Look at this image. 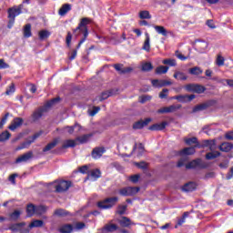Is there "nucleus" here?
I'll return each instance as SVG.
<instances>
[{
  "mask_svg": "<svg viewBox=\"0 0 233 233\" xmlns=\"http://www.w3.org/2000/svg\"><path fill=\"white\" fill-rule=\"evenodd\" d=\"M88 23H90V19L82 18L78 26L74 30L75 35H81V34L84 35V37L78 43L77 48H81V46L86 41V38L88 37V28L86 27Z\"/></svg>",
  "mask_w": 233,
  "mask_h": 233,
  "instance_id": "obj_1",
  "label": "nucleus"
},
{
  "mask_svg": "<svg viewBox=\"0 0 233 233\" xmlns=\"http://www.w3.org/2000/svg\"><path fill=\"white\" fill-rule=\"evenodd\" d=\"M88 23H90V19L82 18L78 26L74 30L75 35H81V34L84 35V37L78 43L77 48H81V46L86 41V38L88 37V28L86 27Z\"/></svg>",
  "mask_w": 233,
  "mask_h": 233,
  "instance_id": "obj_2",
  "label": "nucleus"
},
{
  "mask_svg": "<svg viewBox=\"0 0 233 233\" xmlns=\"http://www.w3.org/2000/svg\"><path fill=\"white\" fill-rule=\"evenodd\" d=\"M117 201H119V198L117 197L106 198L104 200L98 201L96 207L100 208V210H110V208L116 207Z\"/></svg>",
  "mask_w": 233,
  "mask_h": 233,
  "instance_id": "obj_3",
  "label": "nucleus"
},
{
  "mask_svg": "<svg viewBox=\"0 0 233 233\" xmlns=\"http://www.w3.org/2000/svg\"><path fill=\"white\" fill-rule=\"evenodd\" d=\"M55 185V192L61 194L63 192H66L70 187H72V181L70 180H55L53 182Z\"/></svg>",
  "mask_w": 233,
  "mask_h": 233,
  "instance_id": "obj_4",
  "label": "nucleus"
},
{
  "mask_svg": "<svg viewBox=\"0 0 233 233\" xmlns=\"http://www.w3.org/2000/svg\"><path fill=\"white\" fill-rule=\"evenodd\" d=\"M22 10L23 5H20L18 7H12L8 9V18L10 19L7 25L8 28H12V26H14V24L15 23V17L20 15Z\"/></svg>",
  "mask_w": 233,
  "mask_h": 233,
  "instance_id": "obj_5",
  "label": "nucleus"
},
{
  "mask_svg": "<svg viewBox=\"0 0 233 233\" xmlns=\"http://www.w3.org/2000/svg\"><path fill=\"white\" fill-rule=\"evenodd\" d=\"M34 159H35V155L34 151L29 150L16 157L15 163V165H21L23 163H30V161H34Z\"/></svg>",
  "mask_w": 233,
  "mask_h": 233,
  "instance_id": "obj_6",
  "label": "nucleus"
},
{
  "mask_svg": "<svg viewBox=\"0 0 233 233\" xmlns=\"http://www.w3.org/2000/svg\"><path fill=\"white\" fill-rule=\"evenodd\" d=\"M91 137V135H84L82 137H78L75 140H66L63 147H76V145H83L87 143Z\"/></svg>",
  "mask_w": 233,
  "mask_h": 233,
  "instance_id": "obj_7",
  "label": "nucleus"
},
{
  "mask_svg": "<svg viewBox=\"0 0 233 233\" xmlns=\"http://www.w3.org/2000/svg\"><path fill=\"white\" fill-rule=\"evenodd\" d=\"M140 188L137 187H126L118 190V194L124 198L136 196L139 192Z\"/></svg>",
  "mask_w": 233,
  "mask_h": 233,
  "instance_id": "obj_8",
  "label": "nucleus"
},
{
  "mask_svg": "<svg viewBox=\"0 0 233 233\" xmlns=\"http://www.w3.org/2000/svg\"><path fill=\"white\" fill-rule=\"evenodd\" d=\"M66 148H68V147H46L42 149V151L40 152V154H65V152H66Z\"/></svg>",
  "mask_w": 233,
  "mask_h": 233,
  "instance_id": "obj_9",
  "label": "nucleus"
},
{
  "mask_svg": "<svg viewBox=\"0 0 233 233\" xmlns=\"http://www.w3.org/2000/svg\"><path fill=\"white\" fill-rule=\"evenodd\" d=\"M199 167L200 168H208V163L203 162L201 158H197L186 165L187 170H190L192 168H198Z\"/></svg>",
  "mask_w": 233,
  "mask_h": 233,
  "instance_id": "obj_10",
  "label": "nucleus"
},
{
  "mask_svg": "<svg viewBox=\"0 0 233 233\" xmlns=\"http://www.w3.org/2000/svg\"><path fill=\"white\" fill-rule=\"evenodd\" d=\"M151 84L155 88H163V86H170L172 82L170 80L153 79L151 80Z\"/></svg>",
  "mask_w": 233,
  "mask_h": 233,
  "instance_id": "obj_11",
  "label": "nucleus"
},
{
  "mask_svg": "<svg viewBox=\"0 0 233 233\" xmlns=\"http://www.w3.org/2000/svg\"><path fill=\"white\" fill-rule=\"evenodd\" d=\"M187 92H196V94H203L205 92V86L200 85L189 84L186 86Z\"/></svg>",
  "mask_w": 233,
  "mask_h": 233,
  "instance_id": "obj_12",
  "label": "nucleus"
},
{
  "mask_svg": "<svg viewBox=\"0 0 233 233\" xmlns=\"http://www.w3.org/2000/svg\"><path fill=\"white\" fill-rule=\"evenodd\" d=\"M179 108H181V105H172L158 109L157 114H170L172 112H176V110H179Z\"/></svg>",
  "mask_w": 233,
  "mask_h": 233,
  "instance_id": "obj_13",
  "label": "nucleus"
},
{
  "mask_svg": "<svg viewBox=\"0 0 233 233\" xmlns=\"http://www.w3.org/2000/svg\"><path fill=\"white\" fill-rule=\"evenodd\" d=\"M172 99H177V101H179V103H188L192 101V99H196V95H179L173 96Z\"/></svg>",
  "mask_w": 233,
  "mask_h": 233,
  "instance_id": "obj_14",
  "label": "nucleus"
},
{
  "mask_svg": "<svg viewBox=\"0 0 233 233\" xmlns=\"http://www.w3.org/2000/svg\"><path fill=\"white\" fill-rule=\"evenodd\" d=\"M198 188V183L194 181H189L183 185L182 191L183 192H194V190H197Z\"/></svg>",
  "mask_w": 233,
  "mask_h": 233,
  "instance_id": "obj_15",
  "label": "nucleus"
},
{
  "mask_svg": "<svg viewBox=\"0 0 233 233\" xmlns=\"http://www.w3.org/2000/svg\"><path fill=\"white\" fill-rule=\"evenodd\" d=\"M105 152H106V149H105V147H95L91 152V156L93 159H99L101 158L103 154H105Z\"/></svg>",
  "mask_w": 233,
  "mask_h": 233,
  "instance_id": "obj_16",
  "label": "nucleus"
},
{
  "mask_svg": "<svg viewBox=\"0 0 233 233\" xmlns=\"http://www.w3.org/2000/svg\"><path fill=\"white\" fill-rule=\"evenodd\" d=\"M23 125V118L21 117H15L12 121L11 125L8 127L9 130L14 132L16 128H19Z\"/></svg>",
  "mask_w": 233,
  "mask_h": 233,
  "instance_id": "obj_17",
  "label": "nucleus"
},
{
  "mask_svg": "<svg viewBox=\"0 0 233 233\" xmlns=\"http://www.w3.org/2000/svg\"><path fill=\"white\" fill-rule=\"evenodd\" d=\"M26 226L25 222H19L15 224H11L8 228L9 230L12 232H20V230L23 228V227Z\"/></svg>",
  "mask_w": 233,
  "mask_h": 233,
  "instance_id": "obj_18",
  "label": "nucleus"
},
{
  "mask_svg": "<svg viewBox=\"0 0 233 233\" xmlns=\"http://www.w3.org/2000/svg\"><path fill=\"white\" fill-rule=\"evenodd\" d=\"M184 143H185V145H187L188 147H190L192 145H195L196 147H199V142L198 141V137H184Z\"/></svg>",
  "mask_w": 233,
  "mask_h": 233,
  "instance_id": "obj_19",
  "label": "nucleus"
},
{
  "mask_svg": "<svg viewBox=\"0 0 233 233\" xmlns=\"http://www.w3.org/2000/svg\"><path fill=\"white\" fill-rule=\"evenodd\" d=\"M118 223L123 228H128L132 225V220L128 217H121V219H118Z\"/></svg>",
  "mask_w": 233,
  "mask_h": 233,
  "instance_id": "obj_20",
  "label": "nucleus"
},
{
  "mask_svg": "<svg viewBox=\"0 0 233 233\" xmlns=\"http://www.w3.org/2000/svg\"><path fill=\"white\" fill-rule=\"evenodd\" d=\"M116 230H119V227L116 224H106L102 228V232H116Z\"/></svg>",
  "mask_w": 233,
  "mask_h": 233,
  "instance_id": "obj_21",
  "label": "nucleus"
},
{
  "mask_svg": "<svg viewBox=\"0 0 233 233\" xmlns=\"http://www.w3.org/2000/svg\"><path fill=\"white\" fill-rule=\"evenodd\" d=\"M45 110H46V107H40V108L36 109L33 113L34 121H37V119H41V117H43V114H45Z\"/></svg>",
  "mask_w": 233,
  "mask_h": 233,
  "instance_id": "obj_22",
  "label": "nucleus"
},
{
  "mask_svg": "<svg viewBox=\"0 0 233 233\" xmlns=\"http://www.w3.org/2000/svg\"><path fill=\"white\" fill-rule=\"evenodd\" d=\"M30 228H41L45 227V221L34 219L28 226Z\"/></svg>",
  "mask_w": 233,
  "mask_h": 233,
  "instance_id": "obj_23",
  "label": "nucleus"
},
{
  "mask_svg": "<svg viewBox=\"0 0 233 233\" xmlns=\"http://www.w3.org/2000/svg\"><path fill=\"white\" fill-rule=\"evenodd\" d=\"M90 177L91 179H99L101 177V170L97 168L91 170L87 175V179Z\"/></svg>",
  "mask_w": 233,
  "mask_h": 233,
  "instance_id": "obj_24",
  "label": "nucleus"
},
{
  "mask_svg": "<svg viewBox=\"0 0 233 233\" xmlns=\"http://www.w3.org/2000/svg\"><path fill=\"white\" fill-rule=\"evenodd\" d=\"M154 29L156 30V32L157 34H159L160 35H164V37H167V35H168L169 32L167 31V29L165 28V26L163 25H155Z\"/></svg>",
  "mask_w": 233,
  "mask_h": 233,
  "instance_id": "obj_25",
  "label": "nucleus"
},
{
  "mask_svg": "<svg viewBox=\"0 0 233 233\" xmlns=\"http://www.w3.org/2000/svg\"><path fill=\"white\" fill-rule=\"evenodd\" d=\"M122 65L120 64H116L114 66V68L117 71L120 72V74H128L130 72H132V67H126L122 69Z\"/></svg>",
  "mask_w": 233,
  "mask_h": 233,
  "instance_id": "obj_26",
  "label": "nucleus"
},
{
  "mask_svg": "<svg viewBox=\"0 0 233 233\" xmlns=\"http://www.w3.org/2000/svg\"><path fill=\"white\" fill-rule=\"evenodd\" d=\"M74 231V226L72 224H65L59 228L61 233H72Z\"/></svg>",
  "mask_w": 233,
  "mask_h": 233,
  "instance_id": "obj_27",
  "label": "nucleus"
},
{
  "mask_svg": "<svg viewBox=\"0 0 233 233\" xmlns=\"http://www.w3.org/2000/svg\"><path fill=\"white\" fill-rule=\"evenodd\" d=\"M70 10H72V5L70 4H66L59 9L58 14L59 15H66Z\"/></svg>",
  "mask_w": 233,
  "mask_h": 233,
  "instance_id": "obj_28",
  "label": "nucleus"
},
{
  "mask_svg": "<svg viewBox=\"0 0 233 233\" xmlns=\"http://www.w3.org/2000/svg\"><path fill=\"white\" fill-rule=\"evenodd\" d=\"M187 218H188V212L187 211L184 212L182 217L180 218H178V220L177 221V224L175 225V228H179V227L183 226V224L187 220Z\"/></svg>",
  "mask_w": 233,
  "mask_h": 233,
  "instance_id": "obj_29",
  "label": "nucleus"
},
{
  "mask_svg": "<svg viewBox=\"0 0 233 233\" xmlns=\"http://www.w3.org/2000/svg\"><path fill=\"white\" fill-rule=\"evenodd\" d=\"M221 156V153L219 151H211L206 154V159L208 161H210L212 159H216L217 157H219Z\"/></svg>",
  "mask_w": 233,
  "mask_h": 233,
  "instance_id": "obj_30",
  "label": "nucleus"
},
{
  "mask_svg": "<svg viewBox=\"0 0 233 233\" xmlns=\"http://www.w3.org/2000/svg\"><path fill=\"white\" fill-rule=\"evenodd\" d=\"M167 127V122H161L159 124H154L149 127V130H165Z\"/></svg>",
  "mask_w": 233,
  "mask_h": 233,
  "instance_id": "obj_31",
  "label": "nucleus"
},
{
  "mask_svg": "<svg viewBox=\"0 0 233 233\" xmlns=\"http://www.w3.org/2000/svg\"><path fill=\"white\" fill-rule=\"evenodd\" d=\"M27 218H32L35 214V206L34 204H28L26 207Z\"/></svg>",
  "mask_w": 233,
  "mask_h": 233,
  "instance_id": "obj_32",
  "label": "nucleus"
},
{
  "mask_svg": "<svg viewBox=\"0 0 233 233\" xmlns=\"http://www.w3.org/2000/svg\"><path fill=\"white\" fill-rule=\"evenodd\" d=\"M143 50H146V52H150V35H148V33H146V40L144 42Z\"/></svg>",
  "mask_w": 233,
  "mask_h": 233,
  "instance_id": "obj_33",
  "label": "nucleus"
},
{
  "mask_svg": "<svg viewBox=\"0 0 233 233\" xmlns=\"http://www.w3.org/2000/svg\"><path fill=\"white\" fill-rule=\"evenodd\" d=\"M55 216H58L59 218H65L66 216H70V212L63 209V208H58L55 210Z\"/></svg>",
  "mask_w": 233,
  "mask_h": 233,
  "instance_id": "obj_34",
  "label": "nucleus"
},
{
  "mask_svg": "<svg viewBox=\"0 0 233 233\" xmlns=\"http://www.w3.org/2000/svg\"><path fill=\"white\" fill-rule=\"evenodd\" d=\"M196 43H197L198 48H199V50L201 51L207 50V48H208V43H207L206 41L196 40Z\"/></svg>",
  "mask_w": 233,
  "mask_h": 233,
  "instance_id": "obj_35",
  "label": "nucleus"
},
{
  "mask_svg": "<svg viewBox=\"0 0 233 233\" xmlns=\"http://www.w3.org/2000/svg\"><path fill=\"white\" fill-rule=\"evenodd\" d=\"M24 37H32V25L30 24L24 27Z\"/></svg>",
  "mask_w": 233,
  "mask_h": 233,
  "instance_id": "obj_36",
  "label": "nucleus"
},
{
  "mask_svg": "<svg viewBox=\"0 0 233 233\" xmlns=\"http://www.w3.org/2000/svg\"><path fill=\"white\" fill-rule=\"evenodd\" d=\"M184 156H192L196 154V148L194 147H186L182 150Z\"/></svg>",
  "mask_w": 233,
  "mask_h": 233,
  "instance_id": "obj_37",
  "label": "nucleus"
},
{
  "mask_svg": "<svg viewBox=\"0 0 233 233\" xmlns=\"http://www.w3.org/2000/svg\"><path fill=\"white\" fill-rule=\"evenodd\" d=\"M76 128L81 130V127L79 126V124H75V126L71 127H64V130H66L67 134H74V130H76Z\"/></svg>",
  "mask_w": 233,
  "mask_h": 233,
  "instance_id": "obj_38",
  "label": "nucleus"
},
{
  "mask_svg": "<svg viewBox=\"0 0 233 233\" xmlns=\"http://www.w3.org/2000/svg\"><path fill=\"white\" fill-rule=\"evenodd\" d=\"M12 135L10 134V132H8L7 130L2 132L0 134V142L3 143L5 141H8V139H10V137Z\"/></svg>",
  "mask_w": 233,
  "mask_h": 233,
  "instance_id": "obj_39",
  "label": "nucleus"
},
{
  "mask_svg": "<svg viewBox=\"0 0 233 233\" xmlns=\"http://www.w3.org/2000/svg\"><path fill=\"white\" fill-rule=\"evenodd\" d=\"M127 208H128L127 205H118L116 214H118V216H124V214L127 213Z\"/></svg>",
  "mask_w": 233,
  "mask_h": 233,
  "instance_id": "obj_40",
  "label": "nucleus"
},
{
  "mask_svg": "<svg viewBox=\"0 0 233 233\" xmlns=\"http://www.w3.org/2000/svg\"><path fill=\"white\" fill-rule=\"evenodd\" d=\"M154 66H152V63L150 62H145L142 64V72H150V70H153Z\"/></svg>",
  "mask_w": 233,
  "mask_h": 233,
  "instance_id": "obj_41",
  "label": "nucleus"
},
{
  "mask_svg": "<svg viewBox=\"0 0 233 233\" xmlns=\"http://www.w3.org/2000/svg\"><path fill=\"white\" fill-rule=\"evenodd\" d=\"M168 72V66H160L156 68V74L161 76V74H167Z\"/></svg>",
  "mask_w": 233,
  "mask_h": 233,
  "instance_id": "obj_42",
  "label": "nucleus"
},
{
  "mask_svg": "<svg viewBox=\"0 0 233 233\" xmlns=\"http://www.w3.org/2000/svg\"><path fill=\"white\" fill-rule=\"evenodd\" d=\"M207 108H208V104H199L193 108V112H201L207 110Z\"/></svg>",
  "mask_w": 233,
  "mask_h": 233,
  "instance_id": "obj_43",
  "label": "nucleus"
},
{
  "mask_svg": "<svg viewBox=\"0 0 233 233\" xmlns=\"http://www.w3.org/2000/svg\"><path fill=\"white\" fill-rule=\"evenodd\" d=\"M9 218L12 221H17L21 218V211L15 210L13 213L9 214Z\"/></svg>",
  "mask_w": 233,
  "mask_h": 233,
  "instance_id": "obj_44",
  "label": "nucleus"
},
{
  "mask_svg": "<svg viewBox=\"0 0 233 233\" xmlns=\"http://www.w3.org/2000/svg\"><path fill=\"white\" fill-rule=\"evenodd\" d=\"M189 74L192 76H201V74H203V70L198 66H195L189 69Z\"/></svg>",
  "mask_w": 233,
  "mask_h": 233,
  "instance_id": "obj_45",
  "label": "nucleus"
},
{
  "mask_svg": "<svg viewBox=\"0 0 233 233\" xmlns=\"http://www.w3.org/2000/svg\"><path fill=\"white\" fill-rule=\"evenodd\" d=\"M175 79H178L180 81H187V75L183 72H176L174 74Z\"/></svg>",
  "mask_w": 233,
  "mask_h": 233,
  "instance_id": "obj_46",
  "label": "nucleus"
},
{
  "mask_svg": "<svg viewBox=\"0 0 233 233\" xmlns=\"http://www.w3.org/2000/svg\"><path fill=\"white\" fill-rule=\"evenodd\" d=\"M140 19H152V15H150V12L148 11H141L139 13Z\"/></svg>",
  "mask_w": 233,
  "mask_h": 233,
  "instance_id": "obj_47",
  "label": "nucleus"
},
{
  "mask_svg": "<svg viewBox=\"0 0 233 233\" xmlns=\"http://www.w3.org/2000/svg\"><path fill=\"white\" fill-rule=\"evenodd\" d=\"M39 39L43 41V39H46L47 37H50V32L46 30H42L38 33Z\"/></svg>",
  "mask_w": 233,
  "mask_h": 233,
  "instance_id": "obj_48",
  "label": "nucleus"
},
{
  "mask_svg": "<svg viewBox=\"0 0 233 233\" xmlns=\"http://www.w3.org/2000/svg\"><path fill=\"white\" fill-rule=\"evenodd\" d=\"M163 65H168L169 66H176L177 63L176 62V59H164L162 61Z\"/></svg>",
  "mask_w": 233,
  "mask_h": 233,
  "instance_id": "obj_49",
  "label": "nucleus"
},
{
  "mask_svg": "<svg viewBox=\"0 0 233 233\" xmlns=\"http://www.w3.org/2000/svg\"><path fill=\"white\" fill-rule=\"evenodd\" d=\"M202 147H216V140H204Z\"/></svg>",
  "mask_w": 233,
  "mask_h": 233,
  "instance_id": "obj_50",
  "label": "nucleus"
},
{
  "mask_svg": "<svg viewBox=\"0 0 233 233\" xmlns=\"http://www.w3.org/2000/svg\"><path fill=\"white\" fill-rule=\"evenodd\" d=\"M110 96H112V92H109V91L103 92L100 96V101H105V99H108Z\"/></svg>",
  "mask_w": 233,
  "mask_h": 233,
  "instance_id": "obj_51",
  "label": "nucleus"
},
{
  "mask_svg": "<svg viewBox=\"0 0 233 233\" xmlns=\"http://www.w3.org/2000/svg\"><path fill=\"white\" fill-rule=\"evenodd\" d=\"M8 116H10V114L6 113L3 118L0 121V128H3V127H5V125H6V121H8Z\"/></svg>",
  "mask_w": 233,
  "mask_h": 233,
  "instance_id": "obj_52",
  "label": "nucleus"
},
{
  "mask_svg": "<svg viewBox=\"0 0 233 233\" xmlns=\"http://www.w3.org/2000/svg\"><path fill=\"white\" fill-rule=\"evenodd\" d=\"M15 92V86L14 84H11L9 88L5 91L6 96H12Z\"/></svg>",
  "mask_w": 233,
  "mask_h": 233,
  "instance_id": "obj_53",
  "label": "nucleus"
},
{
  "mask_svg": "<svg viewBox=\"0 0 233 233\" xmlns=\"http://www.w3.org/2000/svg\"><path fill=\"white\" fill-rule=\"evenodd\" d=\"M215 127H216V125H214V124L206 126V127H204L205 133H206V134H210V132H212V130H214Z\"/></svg>",
  "mask_w": 233,
  "mask_h": 233,
  "instance_id": "obj_54",
  "label": "nucleus"
},
{
  "mask_svg": "<svg viewBox=\"0 0 233 233\" xmlns=\"http://www.w3.org/2000/svg\"><path fill=\"white\" fill-rule=\"evenodd\" d=\"M217 65H218V66H223V65H225V58L221 56H218Z\"/></svg>",
  "mask_w": 233,
  "mask_h": 233,
  "instance_id": "obj_55",
  "label": "nucleus"
},
{
  "mask_svg": "<svg viewBox=\"0 0 233 233\" xmlns=\"http://www.w3.org/2000/svg\"><path fill=\"white\" fill-rule=\"evenodd\" d=\"M144 127H145V125L141 121H138L133 125V128H135V130H139V129L143 128Z\"/></svg>",
  "mask_w": 233,
  "mask_h": 233,
  "instance_id": "obj_56",
  "label": "nucleus"
},
{
  "mask_svg": "<svg viewBox=\"0 0 233 233\" xmlns=\"http://www.w3.org/2000/svg\"><path fill=\"white\" fill-rule=\"evenodd\" d=\"M152 99V96H148V95H145L140 96V103H147V101H150Z\"/></svg>",
  "mask_w": 233,
  "mask_h": 233,
  "instance_id": "obj_57",
  "label": "nucleus"
},
{
  "mask_svg": "<svg viewBox=\"0 0 233 233\" xmlns=\"http://www.w3.org/2000/svg\"><path fill=\"white\" fill-rule=\"evenodd\" d=\"M139 177H141L139 175H133L129 177V181H131V183H137L139 181Z\"/></svg>",
  "mask_w": 233,
  "mask_h": 233,
  "instance_id": "obj_58",
  "label": "nucleus"
},
{
  "mask_svg": "<svg viewBox=\"0 0 233 233\" xmlns=\"http://www.w3.org/2000/svg\"><path fill=\"white\" fill-rule=\"evenodd\" d=\"M78 172H80V174H87L88 173V166L85 165L82 166L78 168Z\"/></svg>",
  "mask_w": 233,
  "mask_h": 233,
  "instance_id": "obj_59",
  "label": "nucleus"
},
{
  "mask_svg": "<svg viewBox=\"0 0 233 233\" xmlns=\"http://www.w3.org/2000/svg\"><path fill=\"white\" fill-rule=\"evenodd\" d=\"M60 141H61L60 138H55L52 142L47 144V147H57V145H59Z\"/></svg>",
  "mask_w": 233,
  "mask_h": 233,
  "instance_id": "obj_60",
  "label": "nucleus"
},
{
  "mask_svg": "<svg viewBox=\"0 0 233 233\" xmlns=\"http://www.w3.org/2000/svg\"><path fill=\"white\" fill-rule=\"evenodd\" d=\"M167 94H168V89L164 88L162 92L159 93L160 99H165L168 96Z\"/></svg>",
  "mask_w": 233,
  "mask_h": 233,
  "instance_id": "obj_61",
  "label": "nucleus"
},
{
  "mask_svg": "<svg viewBox=\"0 0 233 233\" xmlns=\"http://www.w3.org/2000/svg\"><path fill=\"white\" fill-rule=\"evenodd\" d=\"M136 166H137L138 168H141L142 170H147V162L136 163Z\"/></svg>",
  "mask_w": 233,
  "mask_h": 233,
  "instance_id": "obj_62",
  "label": "nucleus"
},
{
  "mask_svg": "<svg viewBox=\"0 0 233 233\" xmlns=\"http://www.w3.org/2000/svg\"><path fill=\"white\" fill-rule=\"evenodd\" d=\"M99 110H101V107L94 106L93 110L89 112V116H96V114H97V112H99Z\"/></svg>",
  "mask_w": 233,
  "mask_h": 233,
  "instance_id": "obj_63",
  "label": "nucleus"
},
{
  "mask_svg": "<svg viewBox=\"0 0 233 233\" xmlns=\"http://www.w3.org/2000/svg\"><path fill=\"white\" fill-rule=\"evenodd\" d=\"M225 138L228 139V141H233V131H228L225 134Z\"/></svg>",
  "mask_w": 233,
  "mask_h": 233,
  "instance_id": "obj_64",
  "label": "nucleus"
}]
</instances>
